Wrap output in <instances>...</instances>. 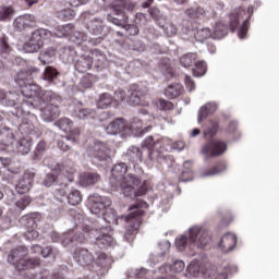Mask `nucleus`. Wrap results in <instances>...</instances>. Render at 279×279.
Listing matches in <instances>:
<instances>
[{
    "label": "nucleus",
    "instance_id": "30",
    "mask_svg": "<svg viewBox=\"0 0 279 279\" xmlns=\"http://www.w3.org/2000/svg\"><path fill=\"white\" fill-rule=\"evenodd\" d=\"M215 112H217L216 104L208 102V104L202 106L198 111L197 122L202 123V121H204V119H208V117H210V114H215Z\"/></svg>",
    "mask_w": 279,
    "mask_h": 279
},
{
    "label": "nucleus",
    "instance_id": "17",
    "mask_svg": "<svg viewBox=\"0 0 279 279\" xmlns=\"http://www.w3.org/2000/svg\"><path fill=\"white\" fill-rule=\"evenodd\" d=\"M34 178H36V172H34V170H26L23 178L16 184V192L20 195H25V193H29L32 185L34 184Z\"/></svg>",
    "mask_w": 279,
    "mask_h": 279
},
{
    "label": "nucleus",
    "instance_id": "21",
    "mask_svg": "<svg viewBox=\"0 0 279 279\" xmlns=\"http://www.w3.org/2000/svg\"><path fill=\"white\" fill-rule=\"evenodd\" d=\"M74 260L81 265V267H88L95 263V256L86 248H76L73 255Z\"/></svg>",
    "mask_w": 279,
    "mask_h": 279
},
{
    "label": "nucleus",
    "instance_id": "42",
    "mask_svg": "<svg viewBox=\"0 0 279 279\" xmlns=\"http://www.w3.org/2000/svg\"><path fill=\"white\" fill-rule=\"evenodd\" d=\"M206 71H208V65L205 61H197L195 63V68L192 70L194 77H204L206 75Z\"/></svg>",
    "mask_w": 279,
    "mask_h": 279
},
{
    "label": "nucleus",
    "instance_id": "10",
    "mask_svg": "<svg viewBox=\"0 0 279 279\" xmlns=\"http://www.w3.org/2000/svg\"><path fill=\"white\" fill-rule=\"evenodd\" d=\"M90 239H95V245L100 250L114 245V238L110 234V228L90 229L86 231Z\"/></svg>",
    "mask_w": 279,
    "mask_h": 279
},
{
    "label": "nucleus",
    "instance_id": "64",
    "mask_svg": "<svg viewBox=\"0 0 279 279\" xmlns=\"http://www.w3.org/2000/svg\"><path fill=\"white\" fill-rule=\"evenodd\" d=\"M239 128V124L236 123V121H231L228 125V128L226 129V133L227 134H234L236 132Z\"/></svg>",
    "mask_w": 279,
    "mask_h": 279
},
{
    "label": "nucleus",
    "instance_id": "57",
    "mask_svg": "<svg viewBox=\"0 0 279 279\" xmlns=\"http://www.w3.org/2000/svg\"><path fill=\"white\" fill-rule=\"evenodd\" d=\"M184 263L182 260H175L171 266V271H174L175 274H180L181 271H184Z\"/></svg>",
    "mask_w": 279,
    "mask_h": 279
},
{
    "label": "nucleus",
    "instance_id": "39",
    "mask_svg": "<svg viewBox=\"0 0 279 279\" xmlns=\"http://www.w3.org/2000/svg\"><path fill=\"white\" fill-rule=\"evenodd\" d=\"M95 82H97V76L93 74H85L80 82L81 90L93 88V84H95Z\"/></svg>",
    "mask_w": 279,
    "mask_h": 279
},
{
    "label": "nucleus",
    "instance_id": "23",
    "mask_svg": "<svg viewBox=\"0 0 279 279\" xmlns=\"http://www.w3.org/2000/svg\"><path fill=\"white\" fill-rule=\"evenodd\" d=\"M89 156L95 158L98 162H104L110 158L108 155V147L104 143H95V145L89 149Z\"/></svg>",
    "mask_w": 279,
    "mask_h": 279
},
{
    "label": "nucleus",
    "instance_id": "61",
    "mask_svg": "<svg viewBox=\"0 0 279 279\" xmlns=\"http://www.w3.org/2000/svg\"><path fill=\"white\" fill-rule=\"evenodd\" d=\"M74 37L76 38L77 45H82V43H86V40H88V35L82 32H75Z\"/></svg>",
    "mask_w": 279,
    "mask_h": 279
},
{
    "label": "nucleus",
    "instance_id": "34",
    "mask_svg": "<svg viewBox=\"0 0 279 279\" xmlns=\"http://www.w3.org/2000/svg\"><path fill=\"white\" fill-rule=\"evenodd\" d=\"M222 171H226V162L219 161L214 167H211L207 170H204L202 172V177L203 178H209V177H213V175H218V173H222Z\"/></svg>",
    "mask_w": 279,
    "mask_h": 279
},
{
    "label": "nucleus",
    "instance_id": "38",
    "mask_svg": "<svg viewBox=\"0 0 279 279\" xmlns=\"http://www.w3.org/2000/svg\"><path fill=\"white\" fill-rule=\"evenodd\" d=\"M87 29L90 34H94V36H101V34H104V24H101L99 20H93L87 23Z\"/></svg>",
    "mask_w": 279,
    "mask_h": 279
},
{
    "label": "nucleus",
    "instance_id": "63",
    "mask_svg": "<svg viewBox=\"0 0 279 279\" xmlns=\"http://www.w3.org/2000/svg\"><path fill=\"white\" fill-rule=\"evenodd\" d=\"M114 101L119 104V101H125V90L123 89H118L114 93Z\"/></svg>",
    "mask_w": 279,
    "mask_h": 279
},
{
    "label": "nucleus",
    "instance_id": "62",
    "mask_svg": "<svg viewBox=\"0 0 279 279\" xmlns=\"http://www.w3.org/2000/svg\"><path fill=\"white\" fill-rule=\"evenodd\" d=\"M135 23H136V25H145V23H147V14L136 13Z\"/></svg>",
    "mask_w": 279,
    "mask_h": 279
},
{
    "label": "nucleus",
    "instance_id": "9",
    "mask_svg": "<svg viewBox=\"0 0 279 279\" xmlns=\"http://www.w3.org/2000/svg\"><path fill=\"white\" fill-rule=\"evenodd\" d=\"M54 197L60 201L66 198L70 206H77L78 204H82V192L75 187H70L69 182H65L63 186L54 191Z\"/></svg>",
    "mask_w": 279,
    "mask_h": 279
},
{
    "label": "nucleus",
    "instance_id": "35",
    "mask_svg": "<svg viewBox=\"0 0 279 279\" xmlns=\"http://www.w3.org/2000/svg\"><path fill=\"white\" fill-rule=\"evenodd\" d=\"M73 24L58 26L54 29V33H52V36H57V38H66V36H71V34H73Z\"/></svg>",
    "mask_w": 279,
    "mask_h": 279
},
{
    "label": "nucleus",
    "instance_id": "56",
    "mask_svg": "<svg viewBox=\"0 0 279 279\" xmlns=\"http://www.w3.org/2000/svg\"><path fill=\"white\" fill-rule=\"evenodd\" d=\"M45 149H47V143L45 141L39 142L34 154V160H38V158H40V154H43Z\"/></svg>",
    "mask_w": 279,
    "mask_h": 279
},
{
    "label": "nucleus",
    "instance_id": "15",
    "mask_svg": "<svg viewBox=\"0 0 279 279\" xmlns=\"http://www.w3.org/2000/svg\"><path fill=\"white\" fill-rule=\"evenodd\" d=\"M89 202L92 203V213L94 215H100L104 213L108 206H111L112 201L106 196H100L99 194H94L89 196Z\"/></svg>",
    "mask_w": 279,
    "mask_h": 279
},
{
    "label": "nucleus",
    "instance_id": "40",
    "mask_svg": "<svg viewBox=\"0 0 279 279\" xmlns=\"http://www.w3.org/2000/svg\"><path fill=\"white\" fill-rule=\"evenodd\" d=\"M191 161H185L183 163L185 170H183L179 175L180 182H191V180H193V170L191 169Z\"/></svg>",
    "mask_w": 279,
    "mask_h": 279
},
{
    "label": "nucleus",
    "instance_id": "54",
    "mask_svg": "<svg viewBox=\"0 0 279 279\" xmlns=\"http://www.w3.org/2000/svg\"><path fill=\"white\" fill-rule=\"evenodd\" d=\"M157 105L159 107L160 110H173L174 108V105L173 102L169 101V100H165L162 98H160L158 101H157Z\"/></svg>",
    "mask_w": 279,
    "mask_h": 279
},
{
    "label": "nucleus",
    "instance_id": "13",
    "mask_svg": "<svg viewBox=\"0 0 279 279\" xmlns=\"http://www.w3.org/2000/svg\"><path fill=\"white\" fill-rule=\"evenodd\" d=\"M129 104L132 106H149V99H147V90L141 86L133 84L129 89Z\"/></svg>",
    "mask_w": 279,
    "mask_h": 279
},
{
    "label": "nucleus",
    "instance_id": "37",
    "mask_svg": "<svg viewBox=\"0 0 279 279\" xmlns=\"http://www.w3.org/2000/svg\"><path fill=\"white\" fill-rule=\"evenodd\" d=\"M114 101V97L112 95L105 93L99 96V99L97 101L98 108L101 110H106V108H110Z\"/></svg>",
    "mask_w": 279,
    "mask_h": 279
},
{
    "label": "nucleus",
    "instance_id": "24",
    "mask_svg": "<svg viewBox=\"0 0 279 279\" xmlns=\"http://www.w3.org/2000/svg\"><path fill=\"white\" fill-rule=\"evenodd\" d=\"M221 129L218 119H209L203 130V136L206 140L215 138Z\"/></svg>",
    "mask_w": 279,
    "mask_h": 279
},
{
    "label": "nucleus",
    "instance_id": "60",
    "mask_svg": "<svg viewBox=\"0 0 279 279\" xmlns=\"http://www.w3.org/2000/svg\"><path fill=\"white\" fill-rule=\"evenodd\" d=\"M184 84L189 93H193L195 90V81L189 75H185Z\"/></svg>",
    "mask_w": 279,
    "mask_h": 279
},
{
    "label": "nucleus",
    "instance_id": "22",
    "mask_svg": "<svg viewBox=\"0 0 279 279\" xmlns=\"http://www.w3.org/2000/svg\"><path fill=\"white\" fill-rule=\"evenodd\" d=\"M38 126V118L36 114H28L22 120L19 130L22 134H34Z\"/></svg>",
    "mask_w": 279,
    "mask_h": 279
},
{
    "label": "nucleus",
    "instance_id": "32",
    "mask_svg": "<svg viewBox=\"0 0 279 279\" xmlns=\"http://www.w3.org/2000/svg\"><path fill=\"white\" fill-rule=\"evenodd\" d=\"M60 75V72L58 69L48 65L45 68L44 73H43V78L48 82V84H56V81L58 80Z\"/></svg>",
    "mask_w": 279,
    "mask_h": 279
},
{
    "label": "nucleus",
    "instance_id": "53",
    "mask_svg": "<svg viewBox=\"0 0 279 279\" xmlns=\"http://www.w3.org/2000/svg\"><path fill=\"white\" fill-rule=\"evenodd\" d=\"M69 141H73L69 137H63L61 140H58V147L61 149V151H69L71 149V146H69Z\"/></svg>",
    "mask_w": 279,
    "mask_h": 279
},
{
    "label": "nucleus",
    "instance_id": "6",
    "mask_svg": "<svg viewBox=\"0 0 279 279\" xmlns=\"http://www.w3.org/2000/svg\"><path fill=\"white\" fill-rule=\"evenodd\" d=\"M27 257V247L17 246L16 248L11 250L8 256V263L13 265L17 271H27V269H36L40 267V258H26Z\"/></svg>",
    "mask_w": 279,
    "mask_h": 279
},
{
    "label": "nucleus",
    "instance_id": "2",
    "mask_svg": "<svg viewBox=\"0 0 279 279\" xmlns=\"http://www.w3.org/2000/svg\"><path fill=\"white\" fill-rule=\"evenodd\" d=\"M128 173V165L124 162L117 163L113 166L111 170L110 184L116 191H122L125 197H143V195H147L149 191V182L143 181L134 174Z\"/></svg>",
    "mask_w": 279,
    "mask_h": 279
},
{
    "label": "nucleus",
    "instance_id": "12",
    "mask_svg": "<svg viewBox=\"0 0 279 279\" xmlns=\"http://www.w3.org/2000/svg\"><path fill=\"white\" fill-rule=\"evenodd\" d=\"M189 241L202 248L206 247V244L210 242V236L206 229L195 226L189 230Z\"/></svg>",
    "mask_w": 279,
    "mask_h": 279
},
{
    "label": "nucleus",
    "instance_id": "25",
    "mask_svg": "<svg viewBox=\"0 0 279 279\" xmlns=\"http://www.w3.org/2000/svg\"><path fill=\"white\" fill-rule=\"evenodd\" d=\"M218 247L225 252V254H228V252H232L234 247H236V235L234 233H226L219 244Z\"/></svg>",
    "mask_w": 279,
    "mask_h": 279
},
{
    "label": "nucleus",
    "instance_id": "52",
    "mask_svg": "<svg viewBox=\"0 0 279 279\" xmlns=\"http://www.w3.org/2000/svg\"><path fill=\"white\" fill-rule=\"evenodd\" d=\"M196 36H197V38H199V40H208V38H210V36H213V31H210V28L206 27V28L197 31Z\"/></svg>",
    "mask_w": 279,
    "mask_h": 279
},
{
    "label": "nucleus",
    "instance_id": "36",
    "mask_svg": "<svg viewBox=\"0 0 279 279\" xmlns=\"http://www.w3.org/2000/svg\"><path fill=\"white\" fill-rule=\"evenodd\" d=\"M16 147H17L19 154H22V156H25V154L32 150V138L29 137L21 138L17 142Z\"/></svg>",
    "mask_w": 279,
    "mask_h": 279
},
{
    "label": "nucleus",
    "instance_id": "11",
    "mask_svg": "<svg viewBox=\"0 0 279 279\" xmlns=\"http://www.w3.org/2000/svg\"><path fill=\"white\" fill-rule=\"evenodd\" d=\"M227 150L228 144L221 140L209 138L203 146V154H205V156H210V158L223 156Z\"/></svg>",
    "mask_w": 279,
    "mask_h": 279
},
{
    "label": "nucleus",
    "instance_id": "41",
    "mask_svg": "<svg viewBox=\"0 0 279 279\" xmlns=\"http://www.w3.org/2000/svg\"><path fill=\"white\" fill-rule=\"evenodd\" d=\"M59 56L62 62H71L75 56V50L71 47H62L59 50Z\"/></svg>",
    "mask_w": 279,
    "mask_h": 279
},
{
    "label": "nucleus",
    "instance_id": "59",
    "mask_svg": "<svg viewBox=\"0 0 279 279\" xmlns=\"http://www.w3.org/2000/svg\"><path fill=\"white\" fill-rule=\"evenodd\" d=\"M3 53H10V45L5 37L0 38V56H3Z\"/></svg>",
    "mask_w": 279,
    "mask_h": 279
},
{
    "label": "nucleus",
    "instance_id": "3",
    "mask_svg": "<svg viewBox=\"0 0 279 279\" xmlns=\"http://www.w3.org/2000/svg\"><path fill=\"white\" fill-rule=\"evenodd\" d=\"M44 162L52 171L44 179V186L49 187L57 183L61 189V186H64L66 182H73V180H75V173H77V170L72 161L56 163L53 158H46Z\"/></svg>",
    "mask_w": 279,
    "mask_h": 279
},
{
    "label": "nucleus",
    "instance_id": "48",
    "mask_svg": "<svg viewBox=\"0 0 279 279\" xmlns=\"http://www.w3.org/2000/svg\"><path fill=\"white\" fill-rule=\"evenodd\" d=\"M202 271V262L198 259H193L187 266V274L191 276H197Z\"/></svg>",
    "mask_w": 279,
    "mask_h": 279
},
{
    "label": "nucleus",
    "instance_id": "51",
    "mask_svg": "<svg viewBox=\"0 0 279 279\" xmlns=\"http://www.w3.org/2000/svg\"><path fill=\"white\" fill-rule=\"evenodd\" d=\"M186 243H189V238L186 235H181L175 240V247L179 252H184L186 250Z\"/></svg>",
    "mask_w": 279,
    "mask_h": 279
},
{
    "label": "nucleus",
    "instance_id": "19",
    "mask_svg": "<svg viewBox=\"0 0 279 279\" xmlns=\"http://www.w3.org/2000/svg\"><path fill=\"white\" fill-rule=\"evenodd\" d=\"M13 26L17 32L32 29L33 27H36V16L32 14L20 15L14 20Z\"/></svg>",
    "mask_w": 279,
    "mask_h": 279
},
{
    "label": "nucleus",
    "instance_id": "43",
    "mask_svg": "<svg viewBox=\"0 0 279 279\" xmlns=\"http://www.w3.org/2000/svg\"><path fill=\"white\" fill-rule=\"evenodd\" d=\"M197 61V53L189 52L180 58L181 66L187 69V66H193V63Z\"/></svg>",
    "mask_w": 279,
    "mask_h": 279
},
{
    "label": "nucleus",
    "instance_id": "7",
    "mask_svg": "<svg viewBox=\"0 0 279 279\" xmlns=\"http://www.w3.org/2000/svg\"><path fill=\"white\" fill-rule=\"evenodd\" d=\"M252 16H254V7L252 5H248L247 11H245V9H240L236 14L231 15L230 27L232 32L239 27L240 21L245 19L238 31V36L241 40L247 36V32L250 31V20Z\"/></svg>",
    "mask_w": 279,
    "mask_h": 279
},
{
    "label": "nucleus",
    "instance_id": "58",
    "mask_svg": "<svg viewBox=\"0 0 279 279\" xmlns=\"http://www.w3.org/2000/svg\"><path fill=\"white\" fill-rule=\"evenodd\" d=\"M24 236L27 239V241H34L38 239L39 233L36 231V228L27 229V231L24 233Z\"/></svg>",
    "mask_w": 279,
    "mask_h": 279
},
{
    "label": "nucleus",
    "instance_id": "27",
    "mask_svg": "<svg viewBox=\"0 0 279 279\" xmlns=\"http://www.w3.org/2000/svg\"><path fill=\"white\" fill-rule=\"evenodd\" d=\"M128 130V123L122 118H117L106 128L107 134H121Z\"/></svg>",
    "mask_w": 279,
    "mask_h": 279
},
{
    "label": "nucleus",
    "instance_id": "31",
    "mask_svg": "<svg viewBox=\"0 0 279 279\" xmlns=\"http://www.w3.org/2000/svg\"><path fill=\"white\" fill-rule=\"evenodd\" d=\"M184 93V86L180 83H174L170 84L166 89H165V95L168 97V99H175L180 97Z\"/></svg>",
    "mask_w": 279,
    "mask_h": 279
},
{
    "label": "nucleus",
    "instance_id": "29",
    "mask_svg": "<svg viewBox=\"0 0 279 279\" xmlns=\"http://www.w3.org/2000/svg\"><path fill=\"white\" fill-rule=\"evenodd\" d=\"M57 54H58V50L53 47H49L39 53L38 60L44 65L51 64V62H53V60H56Z\"/></svg>",
    "mask_w": 279,
    "mask_h": 279
},
{
    "label": "nucleus",
    "instance_id": "8",
    "mask_svg": "<svg viewBox=\"0 0 279 279\" xmlns=\"http://www.w3.org/2000/svg\"><path fill=\"white\" fill-rule=\"evenodd\" d=\"M53 33L46 28H39L32 33L29 39L24 44L23 49L26 53H38L45 47V39L51 38Z\"/></svg>",
    "mask_w": 279,
    "mask_h": 279
},
{
    "label": "nucleus",
    "instance_id": "14",
    "mask_svg": "<svg viewBox=\"0 0 279 279\" xmlns=\"http://www.w3.org/2000/svg\"><path fill=\"white\" fill-rule=\"evenodd\" d=\"M56 125H58L62 132L69 134L68 136L71 138L72 143H77V141H80V129H73V121H71V119L61 118L56 122Z\"/></svg>",
    "mask_w": 279,
    "mask_h": 279
},
{
    "label": "nucleus",
    "instance_id": "50",
    "mask_svg": "<svg viewBox=\"0 0 279 279\" xmlns=\"http://www.w3.org/2000/svg\"><path fill=\"white\" fill-rule=\"evenodd\" d=\"M58 254V250L52 248L51 246L41 247V256L43 258H53L56 260V256Z\"/></svg>",
    "mask_w": 279,
    "mask_h": 279
},
{
    "label": "nucleus",
    "instance_id": "33",
    "mask_svg": "<svg viewBox=\"0 0 279 279\" xmlns=\"http://www.w3.org/2000/svg\"><path fill=\"white\" fill-rule=\"evenodd\" d=\"M38 214H28L25 216H22L20 219L21 226H23L26 230L37 228V221Z\"/></svg>",
    "mask_w": 279,
    "mask_h": 279
},
{
    "label": "nucleus",
    "instance_id": "45",
    "mask_svg": "<svg viewBox=\"0 0 279 279\" xmlns=\"http://www.w3.org/2000/svg\"><path fill=\"white\" fill-rule=\"evenodd\" d=\"M186 16L190 19H202L206 16V10L204 8L198 7V8H190L185 11Z\"/></svg>",
    "mask_w": 279,
    "mask_h": 279
},
{
    "label": "nucleus",
    "instance_id": "26",
    "mask_svg": "<svg viewBox=\"0 0 279 279\" xmlns=\"http://www.w3.org/2000/svg\"><path fill=\"white\" fill-rule=\"evenodd\" d=\"M101 180L97 172H82L78 178L81 186H93Z\"/></svg>",
    "mask_w": 279,
    "mask_h": 279
},
{
    "label": "nucleus",
    "instance_id": "46",
    "mask_svg": "<svg viewBox=\"0 0 279 279\" xmlns=\"http://www.w3.org/2000/svg\"><path fill=\"white\" fill-rule=\"evenodd\" d=\"M12 16H14V8L0 7V21H12Z\"/></svg>",
    "mask_w": 279,
    "mask_h": 279
},
{
    "label": "nucleus",
    "instance_id": "49",
    "mask_svg": "<svg viewBox=\"0 0 279 279\" xmlns=\"http://www.w3.org/2000/svg\"><path fill=\"white\" fill-rule=\"evenodd\" d=\"M77 119H95V111L90 109H78L75 111Z\"/></svg>",
    "mask_w": 279,
    "mask_h": 279
},
{
    "label": "nucleus",
    "instance_id": "44",
    "mask_svg": "<svg viewBox=\"0 0 279 279\" xmlns=\"http://www.w3.org/2000/svg\"><path fill=\"white\" fill-rule=\"evenodd\" d=\"M90 58L93 60V63L95 62V65L99 69V66H104V62H106V54H104L99 50H92L90 51Z\"/></svg>",
    "mask_w": 279,
    "mask_h": 279
},
{
    "label": "nucleus",
    "instance_id": "28",
    "mask_svg": "<svg viewBox=\"0 0 279 279\" xmlns=\"http://www.w3.org/2000/svg\"><path fill=\"white\" fill-rule=\"evenodd\" d=\"M75 69L78 73H86V71H90V69H93V58L90 54L81 56L80 60L75 63Z\"/></svg>",
    "mask_w": 279,
    "mask_h": 279
},
{
    "label": "nucleus",
    "instance_id": "55",
    "mask_svg": "<svg viewBox=\"0 0 279 279\" xmlns=\"http://www.w3.org/2000/svg\"><path fill=\"white\" fill-rule=\"evenodd\" d=\"M29 204H32V199L28 196H24L15 203V206L20 210H25L26 206H29Z\"/></svg>",
    "mask_w": 279,
    "mask_h": 279
},
{
    "label": "nucleus",
    "instance_id": "18",
    "mask_svg": "<svg viewBox=\"0 0 279 279\" xmlns=\"http://www.w3.org/2000/svg\"><path fill=\"white\" fill-rule=\"evenodd\" d=\"M162 141H154L153 136H148L144 141V145L142 149H148V160H156L158 158L160 151H162Z\"/></svg>",
    "mask_w": 279,
    "mask_h": 279
},
{
    "label": "nucleus",
    "instance_id": "4",
    "mask_svg": "<svg viewBox=\"0 0 279 279\" xmlns=\"http://www.w3.org/2000/svg\"><path fill=\"white\" fill-rule=\"evenodd\" d=\"M135 8V4L130 0H116L111 4V9L113 10V14H108L107 20L109 23H113L118 27H122L129 34V36L138 35V26L134 24H128V15L125 14V10L128 12H132Z\"/></svg>",
    "mask_w": 279,
    "mask_h": 279
},
{
    "label": "nucleus",
    "instance_id": "1",
    "mask_svg": "<svg viewBox=\"0 0 279 279\" xmlns=\"http://www.w3.org/2000/svg\"><path fill=\"white\" fill-rule=\"evenodd\" d=\"M39 72L40 70L38 68L22 70L17 73L16 82L21 87V94L26 98L24 104L40 110L41 119L51 123V121H56L60 117V107H58V104H61L62 98L51 90L45 92L41 86L27 83L34 80V73Z\"/></svg>",
    "mask_w": 279,
    "mask_h": 279
},
{
    "label": "nucleus",
    "instance_id": "16",
    "mask_svg": "<svg viewBox=\"0 0 279 279\" xmlns=\"http://www.w3.org/2000/svg\"><path fill=\"white\" fill-rule=\"evenodd\" d=\"M149 149L132 146L128 149L126 158L132 165H141L143 160H149Z\"/></svg>",
    "mask_w": 279,
    "mask_h": 279
},
{
    "label": "nucleus",
    "instance_id": "20",
    "mask_svg": "<svg viewBox=\"0 0 279 279\" xmlns=\"http://www.w3.org/2000/svg\"><path fill=\"white\" fill-rule=\"evenodd\" d=\"M59 241H61V245H63V247H66V245H71V243H73L74 245H77L80 243H85L86 235H84V233L82 232L70 231V232L63 233L59 238Z\"/></svg>",
    "mask_w": 279,
    "mask_h": 279
},
{
    "label": "nucleus",
    "instance_id": "47",
    "mask_svg": "<svg viewBox=\"0 0 279 279\" xmlns=\"http://www.w3.org/2000/svg\"><path fill=\"white\" fill-rule=\"evenodd\" d=\"M57 19L61 21H72V19H75V11L73 9L57 11Z\"/></svg>",
    "mask_w": 279,
    "mask_h": 279
},
{
    "label": "nucleus",
    "instance_id": "5",
    "mask_svg": "<svg viewBox=\"0 0 279 279\" xmlns=\"http://www.w3.org/2000/svg\"><path fill=\"white\" fill-rule=\"evenodd\" d=\"M147 206L148 205L146 202L140 201L129 208L131 213L128 216H120L118 219H116L117 226H119V221L124 223V239L129 243L134 241V234L138 232V228H141V225L143 223V215H145V209L143 208H147Z\"/></svg>",
    "mask_w": 279,
    "mask_h": 279
}]
</instances>
